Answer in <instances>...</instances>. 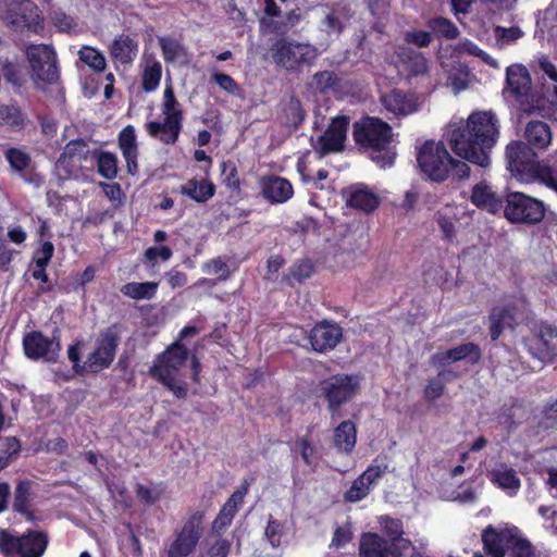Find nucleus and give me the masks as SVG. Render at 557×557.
<instances>
[{
    "mask_svg": "<svg viewBox=\"0 0 557 557\" xmlns=\"http://www.w3.org/2000/svg\"><path fill=\"white\" fill-rule=\"evenodd\" d=\"M249 484L245 482L239 488L235 490L228 499L224 503L220 512L226 513L232 519L235 518L236 513L239 511L240 507L244 504V499L246 494L248 493Z\"/></svg>",
    "mask_w": 557,
    "mask_h": 557,
    "instance_id": "5fc2aeb1",
    "label": "nucleus"
},
{
    "mask_svg": "<svg viewBox=\"0 0 557 557\" xmlns=\"http://www.w3.org/2000/svg\"><path fill=\"white\" fill-rule=\"evenodd\" d=\"M539 342L542 351L549 359L557 357V326L552 324H542L539 332Z\"/></svg>",
    "mask_w": 557,
    "mask_h": 557,
    "instance_id": "49530a36",
    "label": "nucleus"
},
{
    "mask_svg": "<svg viewBox=\"0 0 557 557\" xmlns=\"http://www.w3.org/2000/svg\"><path fill=\"white\" fill-rule=\"evenodd\" d=\"M296 446L299 449L302 461L307 466H312L314 463L315 449L311 445L309 438L308 437L297 438Z\"/></svg>",
    "mask_w": 557,
    "mask_h": 557,
    "instance_id": "69168bd1",
    "label": "nucleus"
},
{
    "mask_svg": "<svg viewBox=\"0 0 557 557\" xmlns=\"http://www.w3.org/2000/svg\"><path fill=\"white\" fill-rule=\"evenodd\" d=\"M91 152L92 150H90L85 139H72L63 148L58 163L67 173H72L75 169L79 168L83 162L91 158Z\"/></svg>",
    "mask_w": 557,
    "mask_h": 557,
    "instance_id": "b1692460",
    "label": "nucleus"
},
{
    "mask_svg": "<svg viewBox=\"0 0 557 557\" xmlns=\"http://www.w3.org/2000/svg\"><path fill=\"white\" fill-rule=\"evenodd\" d=\"M202 271L207 274L218 275V277L215 278L218 282H225L232 275V272L227 264L226 257L222 256L212 258L205 262L202 265Z\"/></svg>",
    "mask_w": 557,
    "mask_h": 557,
    "instance_id": "603ef678",
    "label": "nucleus"
},
{
    "mask_svg": "<svg viewBox=\"0 0 557 557\" xmlns=\"http://www.w3.org/2000/svg\"><path fill=\"white\" fill-rule=\"evenodd\" d=\"M34 485L35 482L29 479L18 480L13 493V511L22 515L28 521L35 519V513L32 508Z\"/></svg>",
    "mask_w": 557,
    "mask_h": 557,
    "instance_id": "bb28decb",
    "label": "nucleus"
},
{
    "mask_svg": "<svg viewBox=\"0 0 557 557\" xmlns=\"http://www.w3.org/2000/svg\"><path fill=\"white\" fill-rule=\"evenodd\" d=\"M117 147L126 162L127 173L132 176H136L139 173V148L136 131L133 125H126L120 131L117 135Z\"/></svg>",
    "mask_w": 557,
    "mask_h": 557,
    "instance_id": "5701e85b",
    "label": "nucleus"
},
{
    "mask_svg": "<svg viewBox=\"0 0 557 557\" xmlns=\"http://www.w3.org/2000/svg\"><path fill=\"white\" fill-rule=\"evenodd\" d=\"M9 24L18 29L38 34L44 29V18L37 4L32 0L13 1L8 9Z\"/></svg>",
    "mask_w": 557,
    "mask_h": 557,
    "instance_id": "2eb2a0df",
    "label": "nucleus"
},
{
    "mask_svg": "<svg viewBox=\"0 0 557 557\" xmlns=\"http://www.w3.org/2000/svg\"><path fill=\"white\" fill-rule=\"evenodd\" d=\"M361 380L357 374L335 373L319 381L314 394L325 404L332 421L344 417V408L359 394Z\"/></svg>",
    "mask_w": 557,
    "mask_h": 557,
    "instance_id": "20e7f679",
    "label": "nucleus"
},
{
    "mask_svg": "<svg viewBox=\"0 0 557 557\" xmlns=\"http://www.w3.org/2000/svg\"><path fill=\"white\" fill-rule=\"evenodd\" d=\"M283 533V525L281 521L273 519L270 516L267 528L264 530V536L269 541L273 548H277L281 545V535Z\"/></svg>",
    "mask_w": 557,
    "mask_h": 557,
    "instance_id": "052dcab7",
    "label": "nucleus"
},
{
    "mask_svg": "<svg viewBox=\"0 0 557 557\" xmlns=\"http://www.w3.org/2000/svg\"><path fill=\"white\" fill-rule=\"evenodd\" d=\"M537 182L557 193V175L554 169L545 161L537 160L522 183Z\"/></svg>",
    "mask_w": 557,
    "mask_h": 557,
    "instance_id": "c9c22d12",
    "label": "nucleus"
},
{
    "mask_svg": "<svg viewBox=\"0 0 557 557\" xmlns=\"http://www.w3.org/2000/svg\"><path fill=\"white\" fill-rule=\"evenodd\" d=\"M78 58L94 73L100 74L107 70L106 57L95 47L83 46L78 51Z\"/></svg>",
    "mask_w": 557,
    "mask_h": 557,
    "instance_id": "a18cd8bd",
    "label": "nucleus"
},
{
    "mask_svg": "<svg viewBox=\"0 0 557 557\" xmlns=\"http://www.w3.org/2000/svg\"><path fill=\"white\" fill-rule=\"evenodd\" d=\"M25 356L30 360L44 359L48 363L58 361L61 351L59 330L55 329L52 337H47L41 331H30L23 337Z\"/></svg>",
    "mask_w": 557,
    "mask_h": 557,
    "instance_id": "9b49d317",
    "label": "nucleus"
},
{
    "mask_svg": "<svg viewBox=\"0 0 557 557\" xmlns=\"http://www.w3.org/2000/svg\"><path fill=\"white\" fill-rule=\"evenodd\" d=\"M1 73L5 83L16 89H20L26 83L24 67L18 63L7 60L1 66Z\"/></svg>",
    "mask_w": 557,
    "mask_h": 557,
    "instance_id": "8fccbe9b",
    "label": "nucleus"
},
{
    "mask_svg": "<svg viewBox=\"0 0 557 557\" xmlns=\"http://www.w3.org/2000/svg\"><path fill=\"white\" fill-rule=\"evenodd\" d=\"M162 67L159 62H154L152 65L147 66L143 73L141 87L146 92L154 91L161 79Z\"/></svg>",
    "mask_w": 557,
    "mask_h": 557,
    "instance_id": "6e6d98bb",
    "label": "nucleus"
},
{
    "mask_svg": "<svg viewBox=\"0 0 557 557\" xmlns=\"http://www.w3.org/2000/svg\"><path fill=\"white\" fill-rule=\"evenodd\" d=\"M162 113L164 119L162 122L149 121L145 128L147 134L160 140L163 145H174L180 137L184 113L175 97L172 86H166L163 95Z\"/></svg>",
    "mask_w": 557,
    "mask_h": 557,
    "instance_id": "423d86ee",
    "label": "nucleus"
},
{
    "mask_svg": "<svg viewBox=\"0 0 557 557\" xmlns=\"http://www.w3.org/2000/svg\"><path fill=\"white\" fill-rule=\"evenodd\" d=\"M513 321V314L508 307H493L488 315V331L492 342H496L502 336L506 326H510Z\"/></svg>",
    "mask_w": 557,
    "mask_h": 557,
    "instance_id": "f704fd0d",
    "label": "nucleus"
},
{
    "mask_svg": "<svg viewBox=\"0 0 557 557\" xmlns=\"http://www.w3.org/2000/svg\"><path fill=\"white\" fill-rule=\"evenodd\" d=\"M396 53L408 76L417 77L428 74L429 63L422 52L416 51L408 46H399Z\"/></svg>",
    "mask_w": 557,
    "mask_h": 557,
    "instance_id": "c85d7f7f",
    "label": "nucleus"
},
{
    "mask_svg": "<svg viewBox=\"0 0 557 557\" xmlns=\"http://www.w3.org/2000/svg\"><path fill=\"white\" fill-rule=\"evenodd\" d=\"M435 221L443 233V239L451 243L456 238V223L458 216L451 206H446L444 209L435 213Z\"/></svg>",
    "mask_w": 557,
    "mask_h": 557,
    "instance_id": "79ce46f5",
    "label": "nucleus"
},
{
    "mask_svg": "<svg viewBox=\"0 0 557 557\" xmlns=\"http://www.w3.org/2000/svg\"><path fill=\"white\" fill-rule=\"evenodd\" d=\"M384 108L395 115H408L417 110V102L413 95L407 94L398 88L381 97Z\"/></svg>",
    "mask_w": 557,
    "mask_h": 557,
    "instance_id": "cd10ccee",
    "label": "nucleus"
},
{
    "mask_svg": "<svg viewBox=\"0 0 557 557\" xmlns=\"http://www.w3.org/2000/svg\"><path fill=\"white\" fill-rule=\"evenodd\" d=\"M426 26L431 34L437 39L454 40L459 37V29L449 18L443 16H434L426 21Z\"/></svg>",
    "mask_w": 557,
    "mask_h": 557,
    "instance_id": "a19ab883",
    "label": "nucleus"
},
{
    "mask_svg": "<svg viewBox=\"0 0 557 557\" xmlns=\"http://www.w3.org/2000/svg\"><path fill=\"white\" fill-rule=\"evenodd\" d=\"M502 211L511 224L533 226L543 221L547 207L544 201L525 193L508 191Z\"/></svg>",
    "mask_w": 557,
    "mask_h": 557,
    "instance_id": "0eeeda50",
    "label": "nucleus"
},
{
    "mask_svg": "<svg viewBox=\"0 0 557 557\" xmlns=\"http://www.w3.org/2000/svg\"><path fill=\"white\" fill-rule=\"evenodd\" d=\"M470 201L478 209L496 214L503 210L505 199L499 198L485 181H481L472 187Z\"/></svg>",
    "mask_w": 557,
    "mask_h": 557,
    "instance_id": "a878e982",
    "label": "nucleus"
},
{
    "mask_svg": "<svg viewBox=\"0 0 557 557\" xmlns=\"http://www.w3.org/2000/svg\"><path fill=\"white\" fill-rule=\"evenodd\" d=\"M91 159L96 161L97 172L102 178L112 181L117 177L119 159L115 153L95 149Z\"/></svg>",
    "mask_w": 557,
    "mask_h": 557,
    "instance_id": "e433bc0d",
    "label": "nucleus"
},
{
    "mask_svg": "<svg viewBox=\"0 0 557 557\" xmlns=\"http://www.w3.org/2000/svg\"><path fill=\"white\" fill-rule=\"evenodd\" d=\"M203 517L205 512L200 510L189 516L170 545L168 557H187L194 552L201 535Z\"/></svg>",
    "mask_w": 557,
    "mask_h": 557,
    "instance_id": "ddd939ff",
    "label": "nucleus"
},
{
    "mask_svg": "<svg viewBox=\"0 0 557 557\" xmlns=\"http://www.w3.org/2000/svg\"><path fill=\"white\" fill-rule=\"evenodd\" d=\"M404 40L407 45H412L418 48H426L431 45L433 36L430 32L422 29L407 30L404 34Z\"/></svg>",
    "mask_w": 557,
    "mask_h": 557,
    "instance_id": "4d7b16f0",
    "label": "nucleus"
},
{
    "mask_svg": "<svg viewBox=\"0 0 557 557\" xmlns=\"http://www.w3.org/2000/svg\"><path fill=\"white\" fill-rule=\"evenodd\" d=\"M539 153L522 140H512L506 146L507 169L519 182H523L539 160Z\"/></svg>",
    "mask_w": 557,
    "mask_h": 557,
    "instance_id": "4468645a",
    "label": "nucleus"
},
{
    "mask_svg": "<svg viewBox=\"0 0 557 557\" xmlns=\"http://www.w3.org/2000/svg\"><path fill=\"white\" fill-rule=\"evenodd\" d=\"M509 557H537L534 545L524 537L516 527L512 539L507 547Z\"/></svg>",
    "mask_w": 557,
    "mask_h": 557,
    "instance_id": "c03bdc74",
    "label": "nucleus"
},
{
    "mask_svg": "<svg viewBox=\"0 0 557 557\" xmlns=\"http://www.w3.org/2000/svg\"><path fill=\"white\" fill-rule=\"evenodd\" d=\"M110 54L114 61L123 65L131 64L138 54V41L135 36L121 34L110 45Z\"/></svg>",
    "mask_w": 557,
    "mask_h": 557,
    "instance_id": "c756f323",
    "label": "nucleus"
},
{
    "mask_svg": "<svg viewBox=\"0 0 557 557\" xmlns=\"http://www.w3.org/2000/svg\"><path fill=\"white\" fill-rule=\"evenodd\" d=\"M188 356L187 347L180 341H174L164 351L157 355L148 375L152 379L176 376L188 360Z\"/></svg>",
    "mask_w": 557,
    "mask_h": 557,
    "instance_id": "f8f14e48",
    "label": "nucleus"
},
{
    "mask_svg": "<svg viewBox=\"0 0 557 557\" xmlns=\"http://www.w3.org/2000/svg\"><path fill=\"white\" fill-rule=\"evenodd\" d=\"M357 444V426L351 420L342 421L334 429V446L341 453L349 455Z\"/></svg>",
    "mask_w": 557,
    "mask_h": 557,
    "instance_id": "473e14b6",
    "label": "nucleus"
},
{
    "mask_svg": "<svg viewBox=\"0 0 557 557\" xmlns=\"http://www.w3.org/2000/svg\"><path fill=\"white\" fill-rule=\"evenodd\" d=\"M553 140L550 126L540 120H532L527 123L523 132V140L537 153L546 151Z\"/></svg>",
    "mask_w": 557,
    "mask_h": 557,
    "instance_id": "393cba45",
    "label": "nucleus"
},
{
    "mask_svg": "<svg viewBox=\"0 0 557 557\" xmlns=\"http://www.w3.org/2000/svg\"><path fill=\"white\" fill-rule=\"evenodd\" d=\"M381 523L389 543H394L401 552L409 547L410 542L403 537L404 527L400 519L386 517Z\"/></svg>",
    "mask_w": 557,
    "mask_h": 557,
    "instance_id": "37998d69",
    "label": "nucleus"
},
{
    "mask_svg": "<svg viewBox=\"0 0 557 557\" xmlns=\"http://www.w3.org/2000/svg\"><path fill=\"white\" fill-rule=\"evenodd\" d=\"M259 185L262 197L270 203H285L294 196L292 183L282 176L268 174L260 178Z\"/></svg>",
    "mask_w": 557,
    "mask_h": 557,
    "instance_id": "aec40b11",
    "label": "nucleus"
},
{
    "mask_svg": "<svg viewBox=\"0 0 557 557\" xmlns=\"http://www.w3.org/2000/svg\"><path fill=\"white\" fill-rule=\"evenodd\" d=\"M341 195L348 208L367 214L374 212L381 203L380 196L364 183L346 186L342 189Z\"/></svg>",
    "mask_w": 557,
    "mask_h": 557,
    "instance_id": "a211bd4d",
    "label": "nucleus"
},
{
    "mask_svg": "<svg viewBox=\"0 0 557 557\" xmlns=\"http://www.w3.org/2000/svg\"><path fill=\"white\" fill-rule=\"evenodd\" d=\"M159 282H129L121 286L120 292L134 300H150L154 298Z\"/></svg>",
    "mask_w": 557,
    "mask_h": 557,
    "instance_id": "ea45409f",
    "label": "nucleus"
},
{
    "mask_svg": "<svg viewBox=\"0 0 557 557\" xmlns=\"http://www.w3.org/2000/svg\"><path fill=\"white\" fill-rule=\"evenodd\" d=\"M516 527L497 530L488 524L482 530L483 549L490 557H505Z\"/></svg>",
    "mask_w": 557,
    "mask_h": 557,
    "instance_id": "4be33fe9",
    "label": "nucleus"
},
{
    "mask_svg": "<svg viewBox=\"0 0 557 557\" xmlns=\"http://www.w3.org/2000/svg\"><path fill=\"white\" fill-rule=\"evenodd\" d=\"M352 540V529L350 523L337 527L332 536L331 546L335 548L345 547Z\"/></svg>",
    "mask_w": 557,
    "mask_h": 557,
    "instance_id": "680f3d73",
    "label": "nucleus"
},
{
    "mask_svg": "<svg viewBox=\"0 0 557 557\" xmlns=\"http://www.w3.org/2000/svg\"><path fill=\"white\" fill-rule=\"evenodd\" d=\"M313 272V265L308 260H301L290 269V275L299 283L309 278Z\"/></svg>",
    "mask_w": 557,
    "mask_h": 557,
    "instance_id": "774afa93",
    "label": "nucleus"
},
{
    "mask_svg": "<svg viewBox=\"0 0 557 557\" xmlns=\"http://www.w3.org/2000/svg\"><path fill=\"white\" fill-rule=\"evenodd\" d=\"M121 339V326L111 324L100 332L95 348L87 356L88 373H99L114 361Z\"/></svg>",
    "mask_w": 557,
    "mask_h": 557,
    "instance_id": "6e6552de",
    "label": "nucleus"
},
{
    "mask_svg": "<svg viewBox=\"0 0 557 557\" xmlns=\"http://www.w3.org/2000/svg\"><path fill=\"white\" fill-rule=\"evenodd\" d=\"M180 193L196 202L203 203L214 196L215 186L207 180L197 181L196 178H190L180 187Z\"/></svg>",
    "mask_w": 557,
    "mask_h": 557,
    "instance_id": "72a5a7b5",
    "label": "nucleus"
},
{
    "mask_svg": "<svg viewBox=\"0 0 557 557\" xmlns=\"http://www.w3.org/2000/svg\"><path fill=\"white\" fill-rule=\"evenodd\" d=\"M386 469V465H370L344 493V502L355 504L364 499L384 475Z\"/></svg>",
    "mask_w": 557,
    "mask_h": 557,
    "instance_id": "f3484780",
    "label": "nucleus"
},
{
    "mask_svg": "<svg viewBox=\"0 0 557 557\" xmlns=\"http://www.w3.org/2000/svg\"><path fill=\"white\" fill-rule=\"evenodd\" d=\"M505 91L518 102L519 110L532 114L540 108L534 104L532 79L528 69L522 64H512L506 70Z\"/></svg>",
    "mask_w": 557,
    "mask_h": 557,
    "instance_id": "1a4fd4ad",
    "label": "nucleus"
},
{
    "mask_svg": "<svg viewBox=\"0 0 557 557\" xmlns=\"http://www.w3.org/2000/svg\"><path fill=\"white\" fill-rule=\"evenodd\" d=\"M26 58L34 75L46 84L58 82L59 67L57 53L51 46L45 44H32L26 48Z\"/></svg>",
    "mask_w": 557,
    "mask_h": 557,
    "instance_id": "9d476101",
    "label": "nucleus"
},
{
    "mask_svg": "<svg viewBox=\"0 0 557 557\" xmlns=\"http://www.w3.org/2000/svg\"><path fill=\"white\" fill-rule=\"evenodd\" d=\"M212 81L224 91L234 95L238 91L239 86L236 81L225 73H214Z\"/></svg>",
    "mask_w": 557,
    "mask_h": 557,
    "instance_id": "0e129e2a",
    "label": "nucleus"
},
{
    "mask_svg": "<svg viewBox=\"0 0 557 557\" xmlns=\"http://www.w3.org/2000/svg\"><path fill=\"white\" fill-rule=\"evenodd\" d=\"M344 337L343 329L332 320L317 322L308 333V342L313 351L326 354L336 348Z\"/></svg>",
    "mask_w": 557,
    "mask_h": 557,
    "instance_id": "dca6fc26",
    "label": "nucleus"
},
{
    "mask_svg": "<svg viewBox=\"0 0 557 557\" xmlns=\"http://www.w3.org/2000/svg\"><path fill=\"white\" fill-rule=\"evenodd\" d=\"M352 137L356 144L370 150L371 159L381 168H389L396 159L392 146L393 129L391 125L379 117L364 116L355 122Z\"/></svg>",
    "mask_w": 557,
    "mask_h": 557,
    "instance_id": "7ed1b4c3",
    "label": "nucleus"
},
{
    "mask_svg": "<svg viewBox=\"0 0 557 557\" xmlns=\"http://www.w3.org/2000/svg\"><path fill=\"white\" fill-rule=\"evenodd\" d=\"M306 119V111L301 102L292 98L283 109L284 125L293 129H298Z\"/></svg>",
    "mask_w": 557,
    "mask_h": 557,
    "instance_id": "de8ad7c7",
    "label": "nucleus"
},
{
    "mask_svg": "<svg viewBox=\"0 0 557 557\" xmlns=\"http://www.w3.org/2000/svg\"><path fill=\"white\" fill-rule=\"evenodd\" d=\"M5 160L15 172L23 173L32 163L30 156L21 148L11 147L4 151Z\"/></svg>",
    "mask_w": 557,
    "mask_h": 557,
    "instance_id": "3c124183",
    "label": "nucleus"
},
{
    "mask_svg": "<svg viewBox=\"0 0 557 557\" xmlns=\"http://www.w3.org/2000/svg\"><path fill=\"white\" fill-rule=\"evenodd\" d=\"M156 380L171 391L176 398L185 399L187 397L188 389L186 384L184 382L177 383L175 376H165Z\"/></svg>",
    "mask_w": 557,
    "mask_h": 557,
    "instance_id": "e2e57ef3",
    "label": "nucleus"
},
{
    "mask_svg": "<svg viewBox=\"0 0 557 557\" xmlns=\"http://www.w3.org/2000/svg\"><path fill=\"white\" fill-rule=\"evenodd\" d=\"M482 359L480 346L473 342L460 344L444 351H437L430 358V363L434 367L446 368L453 362L467 360L471 366L478 364Z\"/></svg>",
    "mask_w": 557,
    "mask_h": 557,
    "instance_id": "6ab92c4d",
    "label": "nucleus"
},
{
    "mask_svg": "<svg viewBox=\"0 0 557 557\" xmlns=\"http://www.w3.org/2000/svg\"><path fill=\"white\" fill-rule=\"evenodd\" d=\"M499 136V123L492 111L471 113L467 122L450 134L449 144L453 151L460 158L481 168L491 164V150Z\"/></svg>",
    "mask_w": 557,
    "mask_h": 557,
    "instance_id": "f257e3e1",
    "label": "nucleus"
},
{
    "mask_svg": "<svg viewBox=\"0 0 557 557\" xmlns=\"http://www.w3.org/2000/svg\"><path fill=\"white\" fill-rule=\"evenodd\" d=\"M67 357L73 363V370L75 373L84 374L88 372L87 360L84 363H81L79 343L73 344L69 347Z\"/></svg>",
    "mask_w": 557,
    "mask_h": 557,
    "instance_id": "338daca9",
    "label": "nucleus"
},
{
    "mask_svg": "<svg viewBox=\"0 0 557 557\" xmlns=\"http://www.w3.org/2000/svg\"><path fill=\"white\" fill-rule=\"evenodd\" d=\"M339 85L337 75L332 71H319L311 79V88L319 94H325L329 90H334Z\"/></svg>",
    "mask_w": 557,
    "mask_h": 557,
    "instance_id": "09e8293b",
    "label": "nucleus"
},
{
    "mask_svg": "<svg viewBox=\"0 0 557 557\" xmlns=\"http://www.w3.org/2000/svg\"><path fill=\"white\" fill-rule=\"evenodd\" d=\"M401 549L374 532L362 533L359 541V557H400Z\"/></svg>",
    "mask_w": 557,
    "mask_h": 557,
    "instance_id": "412c9836",
    "label": "nucleus"
},
{
    "mask_svg": "<svg viewBox=\"0 0 557 557\" xmlns=\"http://www.w3.org/2000/svg\"><path fill=\"white\" fill-rule=\"evenodd\" d=\"M270 54L276 66L289 73H301L315 63L320 52L313 45L282 37L272 44Z\"/></svg>",
    "mask_w": 557,
    "mask_h": 557,
    "instance_id": "39448f33",
    "label": "nucleus"
},
{
    "mask_svg": "<svg viewBox=\"0 0 557 557\" xmlns=\"http://www.w3.org/2000/svg\"><path fill=\"white\" fill-rule=\"evenodd\" d=\"M222 184L232 191H240V177L234 161L226 160L221 163Z\"/></svg>",
    "mask_w": 557,
    "mask_h": 557,
    "instance_id": "864d4df0",
    "label": "nucleus"
},
{
    "mask_svg": "<svg viewBox=\"0 0 557 557\" xmlns=\"http://www.w3.org/2000/svg\"><path fill=\"white\" fill-rule=\"evenodd\" d=\"M460 377V373L449 369L443 368L436 376L429 379L426 386L423 389V396L429 401H435L441 398L446 389V384Z\"/></svg>",
    "mask_w": 557,
    "mask_h": 557,
    "instance_id": "7c9ffc66",
    "label": "nucleus"
},
{
    "mask_svg": "<svg viewBox=\"0 0 557 557\" xmlns=\"http://www.w3.org/2000/svg\"><path fill=\"white\" fill-rule=\"evenodd\" d=\"M490 480L502 490L518 491L521 485L517 472L506 463H500L497 468L493 469L490 472Z\"/></svg>",
    "mask_w": 557,
    "mask_h": 557,
    "instance_id": "58836bf2",
    "label": "nucleus"
},
{
    "mask_svg": "<svg viewBox=\"0 0 557 557\" xmlns=\"http://www.w3.org/2000/svg\"><path fill=\"white\" fill-rule=\"evenodd\" d=\"M0 121L12 132H21L25 128L27 116L17 103L0 104Z\"/></svg>",
    "mask_w": 557,
    "mask_h": 557,
    "instance_id": "4c0bfd02",
    "label": "nucleus"
},
{
    "mask_svg": "<svg viewBox=\"0 0 557 557\" xmlns=\"http://www.w3.org/2000/svg\"><path fill=\"white\" fill-rule=\"evenodd\" d=\"M417 164L426 180L444 183L448 180L460 183L469 178L470 166L451 157L443 141L425 140L418 149Z\"/></svg>",
    "mask_w": 557,
    "mask_h": 557,
    "instance_id": "f03ea898",
    "label": "nucleus"
},
{
    "mask_svg": "<svg viewBox=\"0 0 557 557\" xmlns=\"http://www.w3.org/2000/svg\"><path fill=\"white\" fill-rule=\"evenodd\" d=\"M20 557H41L48 546V535L42 531L29 530L21 536Z\"/></svg>",
    "mask_w": 557,
    "mask_h": 557,
    "instance_id": "2f4dec72",
    "label": "nucleus"
},
{
    "mask_svg": "<svg viewBox=\"0 0 557 557\" xmlns=\"http://www.w3.org/2000/svg\"><path fill=\"white\" fill-rule=\"evenodd\" d=\"M54 255V246L50 240H45L33 253V264L48 267Z\"/></svg>",
    "mask_w": 557,
    "mask_h": 557,
    "instance_id": "bf43d9fd",
    "label": "nucleus"
},
{
    "mask_svg": "<svg viewBox=\"0 0 557 557\" xmlns=\"http://www.w3.org/2000/svg\"><path fill=\"white\" fill-rule=\"evenodd\" d=\"M344 141L345 139L343 137L327 129L319 137V144L323 153L341 151L344 147Z\"/></svg>",
    "mask_w": 557,
    "mask_h": 557,
    "instance_id": "13d9d810",
    "label": "nucleus"
}]
</instances>
